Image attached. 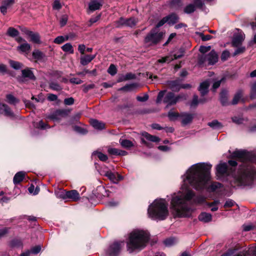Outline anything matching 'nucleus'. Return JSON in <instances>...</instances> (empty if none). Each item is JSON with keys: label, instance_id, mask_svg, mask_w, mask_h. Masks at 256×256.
I'll return each mask as SVG.
<instances>
[{"label": "nucleus", "instance_id": "6e6552de", "mask_svg": "<svg viewBox=\"0 0 256 256\" xmlns=\"http://www.w3.org/2000/svg\"><path fill=\"white\" fill-rule=\"evenodd\" d=\"M162 36V32H158L156 29H154L147 34L145 38L144 42L149 46L154 45L160 40Z\"/></svg>", "mask_w": 256, "mask_h": 256}, {"label": "nucleus", "instance_id": "dca6fc26", "mask_svg": "<svg viewBox=\"0 0 256 256\" xmlns=\"http://www.w3.org/2000/svg\"><path fill=\"white\" fill-rule=\"evenodd\" d=\"M64 198H68L72 199L73 201L79 200L80 196L79 193L76 190H72L65 192V196Z\"/></svg>", "mask_w": 256, "mask_h": 256}, {"label": "nucleus", "instance_id": "de8ad7c7", "mask_svg": "<svg viewBox=\"0 0 256 256\" xmlns=\"http://www.w3.org/2000/svg\"><path fill=\"white\" fill-rule=\"evenodd\" d=\"M68 38L69 37L68 36H66V38L63 36H58L54 40V42L55 44H60L64 42L65 40H68Z\"/></svg>", "mask_w": 256, "mask_h": 256}, {"label": "nucleus", "instance_id": "8fccbe9b", "mask_svg": "<svg viewBox=\"0 0 256 256\" xmlns=\"http://www.w3.org/2000/svg\"><path fill=\"white\" fill-rule=\"evenodd\" d=\"M108 72L110 75L114 76L117 72L116 68L114 64H111L108 70Z\"/></svg>", "mask_w": 256, "mask_h": 256}, {"label": "nucleus", "instance_id": "3c124183", "mask_svg": "<svg viewBox=\"0 0 256 256\" xmlns=\"http://www.w3.org/2000/svg\"><path fill=\"white\" fill-rule=\"evenodd\" d=\"M14 3V0H4L2 2V6H4L8 8Z\"/></svg>", "mask_w": 256, "mask_h": 256}, {"label": "nucleus", "instance_id": "4c0bfd02", "mask_svg": "<svg viewBox=\"0 0 256 256\" xmlns=\"http://www.w3.org/2000/svg\"><path fill=\"white\" fill-rule=\"evenodd\" d=\"M242 95V92L241 90H238L235 94L232 100V104H236L238 103Z\"/></svg>", "mask_w": 256, "mask_h": 256}, {"label": "nucleus", "instance_id": "09e8293b", "mask_svg": "<svg viewBox=\"0 0 256 256\" xmlns=\"http://www.w3.org/2000/svg\"><path fill=\"white\" fill-rule=\"evenodd\" d=\"M180 114L172 110H170L168 113V117L171 120H175L177 118L180 117Z\"/></svg>", "mask_w": 256, "mask_h": 256}, {"label": "nucleus", "instance_id": "c85d7f7f", "mask_svg": "<svg viewBox=\"0 0 256 256\" xmlns=\"http://www.w3.org/2000/svg\"><path fill=\"white\" fill-rule=\"evenodd\" d=\"M25 176V172H17L14 177L13 182L14 184H18L22 182Z\"/></svg>", "mask_w": 256, "mask_h": 256}, {"label": "nucleus", "instance_id": "a211bd4d", "mask_svg": "<svg viewBox=\"0 0 256 256\" xmlns=\"http://www.w3.org/2000/svg\"><path fill=\"white\" fill-rule=\"evenodd\" d=\"M183 56V52H181L180 54H174V56L172 57L171 56H166L164 58H162L158 59L157 60V62L158 63H164V62H170L173 60H176L180 58Z\"/></svg>", "mask_w": 256, "mask_h": 256}, {"label": "nucleus", "instance_id": "4d7b16f0", "mask_svg": "<svg viewBox=\"0 0 256 256\" xmlns=\"http://www.w3.org/2000/svg\"><path fill=\"white\" fill-rule=\"evenodd\" d=\"M250 96L252 98H256V82L252 86Z\"/></svg>", "mask_w": 256, "mask_h": 256}, {"label": "nucleus", "instance_id": "58836bf2", "mask_svg": "<svg viewBox=\"0 0 256 256\" xmlns=\"http://www.w3.org/2000/svg\"><path fill=\"white\" fill-rule=\"evenodd\" d=\"M30 49V46L28 43L25 42L18 47V50L23 52H28Z\"/></svg>", "mask_w": 256, "mask_h": 256}, {"label": "nucleus", "instance_id": "ea45409f", "mask_svg": "<svg viewBox=\"0 0 256 256\" xmlns=\"http://www.w3.org/2000/svg\"><path fill=\"white\" fill-rule=\"evenodd\" d=\"M92 155L97 156L100 160L102 162H106L108 159V157L106 154H104L100 152L95 151L93 152Z\"/></svg>", "mask_w": 256, "mask_h": 256}, {"label": "nucleus", "instance_id": "f704fd0d", "mask_svg": "<svg viewBox=\"0 0 256 256\" xmlns=\"http://www.w3.org/2000/svg\"><path fill=\"white\" fill-rule=\"evenodd\" d=\"M119 142L121 146L124 148H130L134 146L132 142L130 140L120 138Z\"/></svg>", "mask_w": 256, "mask_h": 256}, {"label": "nucleus", "instance_id": "9d476101", "mask_svg": "<svg viewBox=\"0 0 256 256\" xmlns=\"http://www.w3.org/2000/svg\"><path fill=\"white\" fill-rule=\"evenodd\" d=\"M218 56L217 54L214 51H211L207 56L202 55L199 58V60L203 63L206 60L210 64H213L218 61Z\"/></svg>", "mask_w": 256, "mask_h": 256}, {"label": "nucleus", "instance_id": "bf43d9fd", "mask_svg": "<svg viewBox=\"0 0 256 256\" xmlns=\"http://www.w3.org/2000/svg\"><path fill=\"white\" fill-rule=\"evenodd\" d=\"M211 47L210 46H201L200 48V52L202 54V55H204V54L208 52L210 50Z\"/></svg>", "mask_w": 256, "mask_h": 256}, {"label": "nucleus", "instance_id": "5701e85b", "mask_svg": "<svg viewBox=\"0 0 256 256\" xmlns=\"http://www.w3.org/2000/svg\"><path fill=\"white\" fill-rule=\"evenodd\" d=\"M22 77L24 78H27L31 80H34L36 79V77L33 72L30 68H26L22 70Z\"/></svg>", "mask_w": 256, "mask_h": 256}, {"label": "nucleus", "instance_id": "ddd939ff", "mask_svg": "<svg viewBox=\"0 0 256 256\" xmlns=\"http://www.w3.org/2000/svg\"><path fill=\"white\" fill-rule=\"evenodd\" d=\"M104 174L114 183H118L122 180V177L118 173L112 172L110 170L104 171Z\"/></svg>", "mask_w": 256, "mask_h": 256}, {"label": "nucleus", "instance_id": "c756f323", "mask_svg": "<svg viewBox=\"0 0 256 256\" xmlns=\"http://www.w3.org/2000/svg\"><path fill=\"white\" fill-rule=\"evenodd\" d=\"M168 20L167 22L168 24H174L178 22V16L175 14H170L166 16Z\"/></svg>", "mask_w": 256, "mask_h": 256}, {"label": "nucleus", "instance_id": "c03bdc74", "mask_svg": "<svg viewBox=\"0 0 256 256\" xmlns=\"http://www.w3.org/2000/svg\"><path fill=\"white\" fill-rule=\"evenodd\" d=\"M50 88L54 90L60 91L62 90L61 86L56 82H52L50 83Z\"/></svg>", "mask_w": 256, "mask_h": 256}, {"label": "nucleus", "instance_id": "bb28decb", "mask_svg": "<svg viewBox=\"0 0 256 256\" xmlns=\"http://www.w3.org/2000/svg\"><path fill=\"white\" fill-rule=\"evenodd\" d=\"M41 250V246H35L32 247L31 248L30 250H27L25 252L22 253L20 254V256H29L30 254H37L40 252Z\"/></svg>", "mask_w": 256, "mask_h": 256}, {"label": "nucleus", "instance_id": "f03ea898", "mask_svg": "<svg viewBox=\"0 0 256 256\" xmlns=\"http://www.w3.org/2000/svg\"><path fill=\"white\" fill-rule=\"evenodd\" d=\"M232 156L242 162L240 165V168L238 175L234 178L238 185L251 184L256 177V170L252 164V162H256V156L253 152L242 150H236L232 152Z\"/></svg>", "mask_w": 256, "mask_h": 256}, {"label": "nucleus", "instance_id": "7c9ffc66", "mask_svg": "<svg viewBox=\"0 0 256 256\" xmlns=\"http://www.w3.org/2000/svg\"><path fill=\"white\" fill-rule=\"evenodd\" d=\"M220 100L223 106L228 104V92L223 90L220 94Z\"/></svg>", "mask_w": 256, "mask_h": 256}, {"label": "nucleus", "instance_id": "338daca9", "mask_svg": "<svg viewBox=\"0 0 256 256\" xmlns=\"http://www.w3.org/2000/svg\"><path fill=\"white\" fill-rule=\"evenodd\" d=\"M37 126L42 129H46L49 128L48 124L44 123L42 120H40L38 122Z\"/></svg>", "mask_w": 256, "mask_h": 256}, {"label": "nucleus", "instance_id": "1a4fd4ad", "mask_svg": "<svg viewBox=\"0 0 256 256\" xmlns=\"http://www.w3.org/2000/svg\"><path fill=\"white\" fill-rule=\"evenodd\" d=\"M68 110L62 109L58 110L50 114L48 118L56 122H58L62 118L66 117L70 113Z\"/></svg>", "mask_w": 256, "mask_h": 256}, {"label": "nucleus", "instance_id": "774afa93", "mask_svg": "<svg viewBox=\"0 0 256 256\" xmlns=\"http://www.w3.org/2000/svg\"><path fill=\"white\" fill-rule=\"evenodd\" d=\"M74 103V99L72 98H65L64 100V104L66 105H72Z\"/></svg>", "mask_w": 256, "mask_h": 256}, {"label": "nucleus", "instance_id": "a18cd8bd", "mask_svg": "<svg viewBox=\"0 0 256 256\" xmlns=\"http://www.w3.org/2000/svg\"><path fill=\"white\" fill-rule=\"evenodd\" d=\"M196 10V6L193 4H190L186 6L184 9L185 13L189 14L194 12Z\"/></svg>", "mask_w": 256, "mask_h": 256}, {"label": "nucleus", "instance_id": "f3484780", "mask_svg": "<svg viewBox=\"0 0 256 256\" xmlns=\"http://www.w3.org/2000/svg\"><path fill=\"white\" fill-rule=\"evenodd\" d=\"M181 80L179 79L170 80L168 82V87L172 90L178 92L180 89Z\"/></svg>", "mask_w": 256, "mask_h": 256}, {"label": "nucleus", "instance_id": "c9c22d12", "mask_svg": "<svg viewBox=\"0 0 256 256\" xmlns=\"http://www.w3.org/2000/svg\"><path fill=\"white\" fill-rule=\"evenodd\" d=\"M33 58L36 60H40L44 56V54L38 50H35L32 52Z\"/></svg>", "mask_w": 256, "mask_h": 256}, {"label": "nucleus", "instance_id": "39448f33", "mask_svg": "<svg viewBox=\"0 0 256 256\" xmlns=\"http://www.w3.org/2000/svg\"><path fill=\"white\" fill-rule=\"evenodd\" d=\"M166 91H161L159 92L156 100V103H160L164 98L163 102L166 104V107L176 104L178 102L182 100H186V95L184 94H180L176 96L172 92H168L164 95Z\"/></svg>", "mask_w": 256, "mask_h": 256}, {"label": "nucleus", "instance_id": "0eeeda50", "mask_svg": "<svg viewBox=\"0 0 256 256\" xmlns=\"http://www.w3.org/2000/svg\"><path fill=\"white\" fill-rule=\"evenodd\" d=\"M124 243V241H115L110 244L105 251L106 256H118L120 252Z\"/></svg>", "mask_w": 256, "mask_h": 256}, {"label": "nucleus", "instance_id": "4be33fe9", "mask_svg": "<svg viewBox=\"0 0 256 256\" xmlns=\"http://www.w3.org/2000/svg\"><path fill=\"white\" fill-rule=\"evenodd\" d=\"M244 38V34L240 33L234 36L232 40V44L234 46H238L241 44Z\"/></svg>", "mask_w": 256, "mask_h": 256}, {"label": "nucleus", "instance_id": "5fc2aeb1", "mask_svg": "<svg viewBox=\"0 0 256 256\" xmlns=\"http://www.w3.org/2000/svg\"><path fill=\"white\" fill-rule=\"evenodd\" d=\"M232 122L238 124H242L244 120L243 118L238 116H234L232 118Z\"/></svg>", "mask_w": 256, "mask_h": 256}, {"label": "nucleus", "instance_id": "9b49d317", "mask_svg": "<svg viewBox=\"0 0 256 256\" xmlns=\"http://www.w3.org/2000/svg\"><path fill=\"white\" fill-rule=\"evenodd\" d=\"M138 22V20L135 18H130L128 19L120 18L116 22V26L118 27H120L122 26H126L132 28Z\"/></svg>", "mask_w": 256, "mask_h": 256}, {"label": "nucleus", "instance_id": "20e7f679", "mask_svg": "<svg viewBox=\"0 0 256 256\" xmlns=\"http://www.w3.org/2000/svg\"><path fill=\"white\" fill-rule=\"evenodd\" d=\"M148 213L151 218L156 220H165L168 215V203L164 199L155 200L150 205Z\"/></svg>", "mask_w": 256, "mask_h": 256}, {"label": "nucleus", "instance_id": "7ed1b4c3", "mask_svg": "<svg viewBox=\"0 0 256 256\" xmlns=\"http://www.w3.org/2000/svg\"><path fill=\"white\" fill-rule=\"evenodd\" d=\"M149 233L145 230H134L128 235L126 248L129 253L144 248L150 240Z\"/></svg>", "mask_w": 256, "mask_h": 256}, {"label": "nucleus", "instance_id": "37998d69", "mask_svg": "<svg viewBox=\"0 0 256 256\" xmlns=\"http://www.w3.org/2000/svg\"><path fill=\"white\" fill-rule=\"evenodd\" d=\"M18 34V31L14 28L10 27L8 30L7 34L10 36L15 37L17 36Z\"/></svg>", "mask_w": 256, "mask_h": 256}, {"label": "nucleus", "instance_id": "603ef678", "mask_svg": "<svg viewBox=\"0 0 256 256\" xmlns=\"http://www.w3.org/2000/svg\"><path fill=\"white\" fill-rule=\"evenodd\" d=\"M135 85L134 84H126L123 87L119 88L118 90L122 91H130L134 87Z\"/></svg>", "mask_w": 256, "mask_h": 256}, {"label": "nucleus", "instance_id": "6ab92c4d", "mask_svg": "<svg viewBox=\"0 0 256 256\" xmlns=\"http://www.w3.org/2000/svg\"><path fill=\"white\" fill-rule=\"evenodd\" d=\"M0 114H4L8 116L12 117L14 116V113L12 111L10 108L5 104H2L0 102Z\"/></svg>", "mask_w": 256, "mask_h": 256}, {"label": "nucleus", "instance_id": "49530a36", "mask_svg": "<svg viewBox=\"0 0 256 256\" xmlns=\"http://www.w3.org/2000/svg\"><path fill=\"white\" fill-rule=\"evenodd\" d=\"M10 66L15 70H19L22 67V64L21 63L14 60H10Z\"/></svg>", "mask_w": 256, "mask_h": 256}, {"label": "nucleus", "instance_id": "b1692460", "mask_svg": "<svg viewBox=\"0 0 256 256\" xmlns=\"http://www.w3.org/2000/svg\"><path fill=\"white\" fill-rule=\"evenodd\" d=\"M209 86L210 82L208 80H206L200 84L198 90L200 92L202 96H204L208 93Z\"/></svg>", "mask_w": 256, "mask_h": 256}, {"label": "nucleus", "instance_id": "052dcab7", "mask_svg": "<svg viewBox=\"0 0 256 256\" xmlns=\"http://www.w3.org/2000/svg\"><path fill=\"white\" fill-rule=\"evenodd\" d=\"M148 99V96L147 94H144L143 96H137L136 100L138 102H144Z\"/></svg>", "mask_w": 256, "mask_h": 256}, {"label": "nucleus", "instance_id": "393cba45", "mask_svg": "<svg viewBox=\"0 0 256 256\" xmlns=\"http://www.w3.org/2000/svg\"><path fill=\"white\" fill-rule=\"evenodd\" d=\"M96 54L82 56L80 58V64L82 66H86L92 60L96 58Z\"/></svg>", "mask_w": 256, "mask_h": 256}, {"label": "nucleus", "instance_id": "473e14b6", "mask_svg": "<svg viewBox=\"0 0 256 256\" xmlns=\"http://www.w3.org/2000/svg\"><path fill=\"white\" fill-rule=\"evenodd\" d=\"M208 126L214 130H219L222 128V124L217 120H214L208 123Z\"/></svg>", "mask_w": 256, "mask_h": 256}, {"label": "nucleus", "instance_id": "e2e57ef3", "mask_svg": "<svg viewBox=\"0 0 256 256\" xmlns=\"http://www.w3.org/2000/svg\"><path fill=\"white\" fill-rule=\"evenodd\" d=\"M119 150L116 148H110L108 150V154L112 155H118Z\"/></svg>", "mask_w": 256, "mask_h": 256}, {"label": "nucleus", "instance_id": "2eb2a0df", "mask_svg": "<svg viewBox=\"0 0 256 256\" xmlns=\"http://www.w3.org/2000/svg\"><path fill=\"white\" fill-rule=\"evenodd\" d=\"M223 186L218 182H214L211 184L210 186L206 187L207 191L210 192H218L222 190Z\"/></svg>", "mask_w": 256, "mask_h": 256}, {"label": "nucleus", "instance_id": "79ce46f5", "mask_svg": "<svg viewBox=\"0 0 256 256\" xmlns=\"http://www.w3.org/2000/svg\"><path fill=\"white\" fill-rule=\"evenodd\" d=\"M6 98L7 102L10 104H15L19 102V100L11 94H7Z\"/></svg>", "mask_w": 256, "mask_h": 256}, {"label": "nucleus", "instance_id": "f257e3e1", "mask_svg": "<svg viewBox=\"0 0 256 256\" xmlns=\"http://www.w3.org/2000/svg\"><path fill=\"white\" fill-rule=\"evenodd\" d=\"M212 167L209 163H197L192 166L182 176V191L174 194L170 201V208L174 216H190L194 211L190 200L194 198V193L188 188V186L197 190L204 188L210 178Z\"/></svg>", "mask_w": 256, "mask_h": 256}, {"label": "nucleus", "instance_id": "a878e982", "mask_svg": "<svg viewBox=\"0 0 256 256\" xmlns=\"http://www.w3.org/2000/svg\"><path fill=\"white\" fill-rule=\"evenodd\" d=\"M90 124L95 129L102 130L105 128V124L96 120H92Z\"/></svg>", "mask_w": 256, "mask_h": 256}, {"label": "nucleus", "instance_id": "423d86ee", "mask_svg": "<svg viewBox=\"0 0 256 256\" xmlns=\"http://www.w3.org/2000/svg\"><path fill=\"white\" fill-rule=\"evenodd\" d=\"M232 168H228L226 162L220 163L216 167V175L218 178L224 180L228 176H233Z\"/></svg>", "mask_w": 256, "mask_h": 256}, {"label": "nucleus", "instance_id": "cd10ccee", "mask_svg": "<svg viewBox=\"0 0 256 256\" xmlns=\"http://www.w3.org/2000/svg\"><path fill=\"white\" fill-rule=\"evenodd\" d=\"M212 215L211 214L207 212H202L198 216V220L200 221L208 222L212 220Z\"/></svg>", "mask_w": 256, "mask_h": 256}, {"label": "nucleus", "instance_id": "13d9d810", "mask_svg": "<svg viewBox=\"0 0 256 256\" xmlns=\"http://www.w3.org/2000/svg\"><path fill=\"white\" fill-rule=\"evenodd\" d=\"M235 202L233 200L228 199L226 202L224 206L226 208H230L233 206Z\"/></svg>", "mask_w": 256, "mask_h": 256}, {"label": "nucleus", "instance_id": "0e129e2a", "mask_svg": "<svg viewBox=\"0 0 256 256\" xmlns=\"http://www.w3.org/2000/svg\"><path fill=\"white\" fill-rule=\"evenodd\" d=\"M175 242V240L174 238H170L164 241V244L166 246H170L172 245Z\"/></svg>", "mask_w": 256, "mask_h": 256}, {"label": "nucleus", "instance_id": "2f4dec72", "mask_svg": "<svg viewBox=\"0 0 256 256\" xmlns=\"http://www.w3.org/2000/svg\"><path fill=\"white\" fill-rule=\"evenodd\" d=\"M136 76L134 74H133L131 72L128 73L125 75H124L120 77L118 80V82H121L123 81H126L130 80H132L135 78Z\"/></svg>", "mask_w": 256, "mask_h": 256}, {"label": "nucleus", "instance_id": "4468645a", "mask_svg": "<svg viewBox=\"0 0 256 256\" xmlns=\"http://www.w3.org/2000/svg\"><path fill=\"white\" fill-rule=\"evenodd\" d=\"M103 4L102 0H91L88 4V9L91 12L100 10Z\"/></svg>", "mask_w": 256, "mask_h": 256}, {"label": "nucleus", "instance_id": "69168bd1", "mask_svg": "<svg viewBox=\"0 0 256 256\" xmlns=\"http://www.w3.org/2000/svg\"><path fill=\"white\" fill-rule=\"evenodd\" d=\"M245 50L246 48L244 47H240L238 48L234 52L233 54L234 56H236L238 54H242L245 51Z\"/></svg>", "mask_w": 256, "mask_h": 256}, {"label": "nucleus", "instance_id": "a19ab883", "mask_svg": "<svg viewBox=\"0 0 256 256\" xmlns=\"http://www.w3.org/2000/svg\"><path fill=\"white\" fill-rule=\"evenodd\" d=\"M62 48L64 52H69L70 54L74 53V49L70 43L66 44L62 47Z\"/></svg>", "mask_w": 256, "mask_h": 256}, {"label": "nucleus", "instance_id": "412c9836", "mask_svg": "<svg viewBox=\"0 0 256 256\" xmlns=\"http://www.w3.org/2000/svg\"><path fill=\"white\" fill-rule=\"evenodd\" d=\"M26 34L30 36L31 41L34 43L40 44V37L38 33H34L28 30H26L25 32Z\"/></svg>", "mask_w": 256, "mask_h": 256}, {"label": "nucleus", "instance_id": "e433bc0d", "mask_svg": "<svg viewBox=\"0 0 256 256\" xmlns=\"http://www.w3.org/2000/svg\"><path fill=\"white\" fill-rule=\"evenodd\" d=\"M220 202L219 200H216L212 202H208L206 205L208 206L211 208V210L212 212H215L218 210V205L220 204Z\"/></svg>", "mask_w": 256, "mask_h": 256}, {"label": "nucleus", "instance_id": "680f3d73", "mask_svg": "<svg viewBox=\"0 0 256 256\" xmlns=\"http://www.w3.org/2000/svg\"><path fill=\"white\" fill-rule=\"evenodd\" d=\"M230 54L228 51L224 50L222 52L221 56V59L222 60L224 61L230 57Z\"/></svg>", "mask_w": 256, "mask_h": 256}, {"label": "nucleus", "instance_id": "72a5a7b5", "mask_svg": "<svg viewBox=\"0 0 256 256\" xmlns=\"http://www.w3.org/2000/svg\"><path fill=\"white\" fill-rule=\"evenodd\" d=\"M206 102V98H200L198 100V96L196 95H194L193 99L190 103V106H195L198 105V103L204 104Z\"/></svg>", "mask_w": 256, "mask_h": 256}, {"label": "nucleus", "instance_id": "f8f14e48", "mask_svg": "<svg viewBox=\"0 0 256 256\" xmlns=\"http://www.w3.org/2000/svg\"><path fill=\"white\" fill-rule=\"evenodd\" d=\"M142 136H143V138H141L142 143L148 146V142H146L144 138H145L146 140L152 142H158L160 141V138L158 137L155 136L151 135L146 132H142Z\"/></svg>", "mask_w": 256, "mask_h": 256}, {"label": "nucleus", "instance_id": "aec40b11", "mask_svg": "<svg viewBox=\"0 0 256 256\" xmlns=\"http://www.w3.org/2000/svg\"><path fill=\"white\" fill-rule=\"evenodd\" d=\"M180 117L182 119V123L184 126L190 123L193 118L192 114L184 112L180 114Z\"/></svg>", "mask_w": 256, "mask_h": 256}, {"label": "nucleus", "instance_id": "864d4df0", "mask_svg": "<svg viewBox=\"0 0 256 256\" xmlns=\"http://www.w3.org/2000/svg\"><path fill=\"white\" fill-rule=\"evenodd\" d=\"M86 74H90L93 75L96 74V70H94L92 71H90L88 70H84V71L82 72H78L77 73V74L78 76H85Z\"/></svg>", "mask_w": 256, "mask_h": 256}, {"label": "nucleus", "instance_id": "6e6d98bb", "mask_svg": "<svg viewBox=\"0 0 256 256\" xmlns=\"http://www.w3.org/2000/svg\"><path fill=\"white\" fill-rule=\"evenodd\" d=\"M68 20V16L67 15L64 14L62 16L60 21V25L62 27L64 26L66 24Z\"/></svg>", "mask_w": 256, "mask_h": 256}]
</instances>
